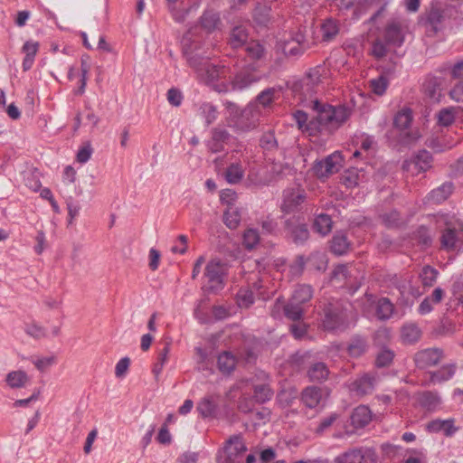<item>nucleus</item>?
Returning <instances> with one entry per match:
<instances>
[{"mask_svg": "<svg viewBox=\"0 0 463 463\" xmlns=\"http://www.w3.org/2000/svg\"><path fill=\"white\" fill-rule=\"evenodd\" d=\"M309 107L316 113L315 119L319 127L328 131L339 128L352 114L346 106H332L317 99L311 100Z\"/></svg>", "mask_w": 463, "mask_h": 463, "instance_id": "f257e3e1", "label": "nucleus"}, {"mask_svg": "<svg viewBox=\"0 0 463 463\" xmlns=\"http://www.w3.org/2000/svg\"><path fill=\"white\" fill-rule=\"evenodd\" d=\"M224 107L229 113L228 124L236 133L249 132L257 127L260 117L257 105L249 104L240 110L235 103L226 101Z\"/></svg>", "mask_w": 463, "mask_h": 463, "instance_id": "f03ea898", "label": "nucleus"}, {"mask_svg": "<svg viewBox=\"0 0 463 463\" xmlns=\"http://www.w3.org/2000/svg\"><path fill=\"white\" fill-rule=\"evenodd\" d=\"M352 312L351 304L341 299H331L323 307V326L333 331L345 326Z\"/></svg>", "mask_w": 463, "mask_h": 463, "instance_id": "7ed1b4c3", "label": "nucleus"}, {"mask_svg": "<svg viewBox=\"0 0 463 463\" xmlns=\"http://www.w3.org/2000/svg\"><path fill=\"white\" fill-rule=\"evenodd\" d=\"M313 296L312 288L308 285H299L284 306L285 316L293 321H299L304 314L303 305L307 303Z\"/></svg>", "mask_w": 463, "mask_h": 463, "instance_id": "20e7f679", "label": "nucleus"}, {"mask_svg": "<svg viewBox=\"0 0 463 463\" xmlns=\"http://www.w3.org/2000/svg\"><path fill=\"white\" fill-rule=\"evenodd\" d=\"M247 446L241 434L231 436L217 456L218 463H244Z\"/></svg>", "mask_w": 463, "mask_h": 463, "instance_id": "39448f33", "label": "nucleus"}, {"mask_svg": "<svg viewBox=\"0 0 463 463\" xmlns=\"http://www.w3.org/2000/svg\"><path fill=\"white\" fill-rule=\"evenodd\" d=\"M261 79L260 75L257 72V71L251 67L248 66L241 69L238 71L231 83V90H242L250 85L260 81ZM230 90V86L226 84L218 85L216 90L219 92L228 91Z\"/></svg>", "mask_w": 463, "mask_h": 463, "instance_id": "423d86ee", "label": "nucleus"}, {"mask_svg": "<svg viewBox=\"0 0 463 463\" xmlns=\"http://www.w3.org/2000/svg\"><path fill=\"white\" fill-rule=\"evenodd\" d=\"M408 32V24L406 20L401 18H393L390 20L383 33L385 43L393 47H400L403 44L405 34Z\"/></svg>", "mask_w": 463, "mask_h": 463, "instance_id": "0eeeda50", "label": "nucleus"}, {"mask_svg": "<svg viewBox=\"0 0 463 463\" xmlns=\"http://www.w3.org/2000/svg\"><path fill=\"white\" fill-rule=\"evenodd\" d=\"M182 43L184 54L186 56L189 66L194 70L196 74L202 73L203 69L209 62L208 58L196 52L199 49V44L192 42L189 33L184 36Z\"/></svg>", "mask_w": 463, "mask_h": 463, "instance_id": "6e6552de", "label": "nucleus"}, {"mask_svg": "<svg viewBox=\"0 0 463 463\" xmlns=\"http://www.w3.org/2000/svg\"><path fill=\"white\" fill-rule=\"evenodd\" d=\"M376 460L377 455L371 448L352 449L335 458V463H376Z\"/></svg>", "mask_w": 463, "mask_h": 463, "instance_id": "1a4fd4ad", "label": "nucleus"}, {"mask_svg": "<svg viewBox=\"0 0 463 463\" xmlns=\"http://www.w3.org/2000/svg\"><path fill=\"white\" fill-rule=\"evenodd\" d=\"M432 155L423 149L420 150L411 158L405 160L402 163V169L411 173L412 175H417L420 173L430 170L432 167Z\"/></svg>", "mask_w": 463, "mask_h": 463, "instance_id": "9d476101", "label": "nucleus"}, {"mask_svg": "<svg viewBox=\"0 0 463 463\" xmlns=\"http://www.w3.org/2000/svg\"><path fill=\"white\" fill-rule=\"evenodd\" d=\"M341 166L342 156L340 153L335 152L323 160L316 161L312 170L317 178L322 179L338 172Z\"/></svg>", "mask_w": 463, "mask_h": 463, "instance_id": "9b49d317", "label": "nucleus"}, {"mask_svg": "<svg viewBox=\"0 0 463 463\" xmlns=\"http://www.w3.org/2000/svg\"><path fill=\"white\" fill-rule=\"evenodd\" d=\"M227 269V265L220 260H212L207 263L204 276L211 289L217 290L222 288Z\"/></svg>", "mask_w": 463, "mask_h": 463, "instance_id": "f8f14e48", "label": "nucleus"}, {"mask_svg": "<svg viewBox=\"0 0 463 463\" xmlns=\"http://www.w3.org/2000/svg\"><path fill=\"white\" fill-rule=\"evenodd\" d=\"M328 396L329 390L327 388L311 385L302 390L300 401L307 408L316 409L322 405Z\"/></svg>", "mask_w": 463, "mask_h": 463, "instance_id": "ddd939ff", "label": "nucleus"}, {"mask_svg": "<svg viewBox=\"0 0 463 463\" xmlns=\"http://www.w3.org/2000/svg\"><path fill=\"white\" fill-rule=\"evenodd\" d=\"M285 231L287 236L296 244H303L309 237L307 224L296 216H292L285 221Z\"/></svg>", "mask_w": 463, "mask_h": 463, "instance_id": "4468645a", "label": "nucleus"}, {"mask_svg": "<svg viewBox=\"0 0 463 463\" xmlns=\"http://www.w3.org/2000/svg\"><path fill=\"white\" fill-rule=\"evenodd\" d=\"M444 358V351L440 348H426L417 352L414 362L418 368L426 369L439 364Z\"/></svg>", "mask_w": 463, "mask_h": 463, "instance_id": "2eb2a0df", "label": "nucleus"}, {"mask_svg": "<svg viewBox=\"0 0 463 463\" xmlns=\"http://www.w3.org/2000/svg\"><path fill=\"white\" fill-rule=\"evenodd\" d=\"M233 137L222 127H215L211 129L210 138L207 140L206 146L212 153H220L224 151Z\"/></svg>", "mask_w": 463, "mask_h": 463, "instance_id": "dca6fc26", "label": "nucleus"}, {"mask_svg": "<svg viewBox=\"0 0 463 463\" xmlns=\"http://www.w3.org/2000/svg\"><path fill=\"white\" fill-rule=\"evenodd\" d=\"M307 194L303 189L290 188L286 189L283 193V203L281 211L289 213L298 210L306 200Z\"/></svg>", "mask_w": 463, "mask_h": 463, "instance_id": "f3484780", "label": "nucleus"}, {"mask_svg": "<svg viewBox=\"0 0 463 463\" xmlns=\"http://www.w3.org/2000/svg\"><path fill=\"white\" fill-rule=\"evenodd\" d=\"M455 185L452 182L448 181L432 189L423 199L425 204H440L448 200L453 194Z\"/></svg>", "mask_w": 463, "mask_h": 463, "instance_id": "a211bd4d", "label": "nucleus"}, {"mask_svg": "<svg viewBox=\"0 0 463 463\" xmlns=\"http://www.w3.org/2000/svg\"><path fill=\"white\" fill-rule=\"evenodd\" d=\"M441 245L449 250H460L463 248V231L448 228L440 238Z\"/></svg>", "mask_w": 463, "mask_h": 463, "instance_id": "6ab92c4d", "label": "nucleus"}, {"mask_svg": "<svg viewBox=\"0 0 463 463\" xmlns=\"http://www.w3.org/2000/svg\"><path fill=\"white\" fill-rule=\"evenodd\" d=\"M377 377L374 373H364L352 383V390L359 395H366L374 390Z\"/></svg>", "mask_w": 463, "mask_h": 463, "instance_id": "aec40b11", "label": "nucleus"}, {"mask_svg": "<svg viewBox=\"0 0 463 463\" xmlns=\"http://www.w3.org/2000/svg\"><path fill=\"white\" fill-rule=\"evenodd\" d=\"M423 91L432 102H439L442 96V80L438 77H428L423 83Z\"/></svg>", "mask_w": 463, "mask_h": 463, "instance_id": "412c9836", "label": "nucleus"}, {"mask_svg": "<svg viewBox=\"0 0 463 463\" xmlns=\"http://www.w3.org/2000/svg\"><path fill=\"white\" fill-rule=\"evenodd\" d=\"M372 418L373 414L369 407L360 405L351 414V424L356 429H361L368 425Z\"/></svg>", "mask_w": 463, "mask_h": 463, "instance_id": "4be33fe9", "label": "nucleus"}, {"mask_svg": "<svg viewBox=\"0 0 463 463\" xmlns=\"http://www.w3.org/2000/svg\"><path fill=\"white\" fill-rule=\"evenodd\" d=\"M329 369L323 362L312 363L307 370V376L310 382L323 383L327 380L329 376Z\"/></svg>", "mask_w": 463, "mask_h": 463, "instance_id": "5701e85b", "label": "nucleus"}, {"mask_svg": "<svg viewBox=\"0 0 463 463\" xmlns=\"http://www.w3.org/2000/svg\"><path fill=\"white\" fill-rule=\"evenodd\" d=\"M456 364H448L440 367L439 370L431 371L430 374V383H442L451 379L456 373Z\"/></svg>", "mask_w": 463, "mask_h": 463, "instance_id": "b1692460", "label": "nucleus"}, {"mask_svg": "<svg viewBox=\"0 0 463 463\" xmlns=\"http://www.w3.org/2000/svg\"><path fill=\"white\" fill-rule=\"evenodd\" d=\"M351 242L347 239L345 233L337 232L330 241V250L337 256L347 253L350 250Z\"/></svg>", "mask_w": 463, "mask_h": 463, "instance_id": "393cba45", "label": "nucleus"}, {"mask_svg": "<svg viewBox=\"0 0 463 463\" xmlns=\"http://www.w3.org/2000/svg\"><path fill=\"white\" fill-rule=\"evenodd\" d=\"M419 404L428 411H435L441 402L438 392L431 391H424L417 394Z\"/></svg>", "mask_w": 463, "mask_h": 463, "instance_id": "a878e982", "label": "nucleus"}, {"mask_svg": "<svg viewBox=\"0 0 463 463\" xmlns=\"http://www.w3.org/2000/svg\"><path fill=\"white\" fill-rule=\"evenodd\" d=\"M425 24L430 27V31L436 33L440 29V24L443 22V11L437 6H431L426 13Z\"/></svg>", "mask_w": 463, "mask_h": 463, "instance_id": "bb28decb", "label": "nucleus"}, {"mask_svg": "<svg viewBox=\"0 0 463 463\" xmlns=\"http://www.w3.org/2000/svg\"><path fill=\"white\" fill-rule=\"evenodd\" d=\"M223 72L224 67L216 66L209 61L203 69L202 73H198L197 76L200 80L206 84H211L218 80Z\"/></svg>", "mask_w": 463, "mask_h": 463, "instance_id": "cd10ccee", "label": "nucleus"}, {"mask_svg": "<svg viewBox=\"0 0 463 463\" xmlns=\"http://www.w3.org/2000/svg\"><path fill=\"white\" fill-rule=\"evenodd\" d=\"M430 432H443L446 436H450L456 431L453 420H433L427 425Z\"/></svg>", "mask_w": 463, "mask_h": 463, "instance_id": "c85d7f7f", "label": "nucleus"}, {"mask_svg": "<svg viewBox=\"0 0 463 463\" xmlns=\"http://www.w3.org/2000/svg\"><path fill=\"white\" fill-rule=\"evenodd\" d=\"M421 334V330L416 324L410 323L402 327L401 338L404 344L411 345L420 339Z\"/></svg>", "mask_w": 463, "mask_h": 463, "instance_id": "c756f323", "label": "nucleus"}, {"mask_svg": "<svg viewBox=\"0 0 463 463\" xmlns=\"http://www.w3.org/2000/svg\"><path fill=\"white\" fill-rule=\"evenodd\" d=\"M5 382L12 389H18L26 386L30 382V377L22 370L12 371L7 373Z\"/></svg>", "mask_w": 463, "mask_h": 463, "instance_id": "7c9ffc66", "label": "nucleus"}, {"mask_svg": "<svg viewBox=\"0 0 463 463\" xmlns=\"http://www.w3.org/2000/svg\"><path fill=\"white\" fill-rule=\"evenodd\" d=\"M395 353L390 347L381 348L377 351L374 359V365L376 368H388L394 360Z\"/></svg>", "mask_w": 463, "mask_h": 463, "instance_id": "2f4dec72", "label": "nucleus"}, {"mask_svg": "<svg viewBox=\"0 0 463 463\" xmlns=\"http://www.w3.org/2000/svg\"><path fill=\"white\" fill-rule=\"evenodd\" d=\"M218 408L217 397L208 396L203 398L197 405V411L203 417H212Z\"/></svg>", "mask_w": 463, "mask_h": 463, "instance_id": "473e14b6", "label": "nucleus"}, {"mask_svg": "<svg viewBox=\"0 0 463 463\" xmlns=\"http://www.w3.org/2000/svg\"><path fill=\"white\" fill-rule=\"evenodd\" d=\"M459 111V108L454 107L441 109L436 115L438 125L441 127H449L455 121Z\"/></svg>", "mask_w": 463, "mask_h": 463, "instance_id": "72a5a7b5", "label": "nucleus"}, {"mask_svg": "<svg viewBox=\"0 0 463 463\" xmlns=\"http://www.w3.org/2000/svg\"><path fill=\"white\" fill-rule=\"evenodd\" d=\"M307 48V43H304L300 40H291L284 44L283 52L288 57H298L302 55Z\"/></svg>", "mask_w": 463, "mask_h": 463, "instance_id": "f704fd0d", "label": "nucleus"}, {"mask_svg": "<svg viewBox=\"0 0 463 463\" xmlns=\"http://www.w3.org/2000/svg\"><path fill=\"white\" fill-rule=\"evenodd\" d=\"M218 369L224 374L231 373L236 365V358L230 352H223L218 356Z\"/></svg>", "mask_w": 463, "mask_h": 463, "instance_id": "c9c22d12", "label": "nucleus"}, {"mask_svg": "<svg viewBox=\"0 0 463 463\" xmlns=\"http://www.w3.org/2000/svg\"><path fill=\"white\" fill-rule=\"evenodd\" d=\"M333 222L330 215L318 214L313 223V229L322 236L327 235L332 230Z\"/></svg>", "mask_w": 463, "mask_h": 463, "instance_id": "e433bc0d", "label": "nucleus"}, {"mask_svg": "<svg viewBox=\"0 0 463 463\" xmlns=\"http://www.w3.org/2000/svg\"><path fill=\"white\" fill-rule=\"evenodd\" d=\"M368 344L365 338L354 336L351 339L347 350L351 356L359 357L366 352Z\"/></svg>", "mask_w": 463, "mask_h": 463, "instance_id": "4c0bfd02", "label": "nucleus"}, {"mask_svg": "<svg viewBox=\"0 0 463 463\" xmlns=\"http://www.w3.org/2000/svg\"><path fill=\"white\" fill-rule=\"evenodd\" d=\"M321 81V73L318 67L310 69L302 80V86L307 88V91H314V88Z\"/></svg>", "mask_w": 463, "mask_h": 463, "instance_id": "58836bf2", "label": "nucleus"}, {"mask_svg": "<svg viewBox=\"0 0 463 463\" xmlns=\"http://www.w3.org/2000/svg\"><path fill=\"white\" fill-rule=\"evenodd\" d=\"M243 175L244 170L242 169L241 165L239 163L232 164L227 167L224 173L225 180L232 184L240 183Z\"/></svg>", "mask_w": 463, "mask_h": 463, "instance_id": "ea45409f", "label": "nucleus"}, {"mask_svg": "<svg viewBox=\"0 0 463 463\" xmlns=\"http://www.w3.org/2000/svg\"><path fill=\"white\" fill-rule=\"evenodd\" d=\"M248 41V32L243 26H236L230 36V43L232 48L243 46Z\"/></svg>", "mask_w": 463, "mask_h": 463, "instance_id": "a19ab883", "label": "nucleus"}, {"mask_svg": "<svg viewBox=\"0 0 463 463\" xmlns=\"http://www.w3.org/2000/svg\"><path fill=\"white\" fill-rule=\"evenodd\" d=\"M200 116L204 118L206 126L213 124L218 117L217 108L212 103H203L199 108Z\"/></svg>", "mask_w": 463, "mask_h": 463, "instance_id": "79ce46f5", "label": "nucleus"}, {"mask_svg": "<svg viewBox=\"0 0 463 463\" xmlns=\"http://www.w3.org/2000/svg\"><path fill=\"white\" fill-rule=\"evenodd\" d=\"M393 313V305L386 298L379 299L376 307V316L381 320L389 319Z\"/></svg>", "mask_w": 463, "mask_h": 463, "instance_id": "37998d69", "label": "nucleus"}, {"mask_svg": "<svg viewBox=\"0 0 463 463\" xmlns=\"http://www.w3.org/2000/svg\"><path fill=\"white\" fill-rule=\"evenodd\" d=\"M273 396V391L268 383L256 384L254 386L253 398L259 403L269 401Z\"/></svg>", "mask_w": 463, "mask_h": 463, "instance_id": "c03bdc74", "label": "nucleus"}, {"mask_svg": "<svg viewBox=\"0 0 463 463\" xmlns=\"http://www.w3.org/2000/svg\"><path fill=\"white\" fill-rule=\"evenodd\" d=\"M220 24V17L213 11H205L201 17V25L207 32H212L217 28Z\"/></svg>", "mask_w": 463, "mask_h": 463, "instance_id": "a18cd8bd", "label": "nucleus"}, {"mask_svg": "<svg viewBox=\"0 0 463 463\" xmlns=\"http://www.w3.org/2000/svg\"><path fill=\"white\" fill-rule=\"evenodd\" d=\"M322 39L324 41H331L334 39L339 32V26L337 23L333 19H326L321 24Z\"/></svg>", "mask_w": 463, "mask_h": 463, "instance_id": "49530a36", "label": "nucleus"}, {"mask_svg": "<svg viewBox=\"0 0 463 463\" xmlns=\"http://www.w3.org/2000/svg\"><path fill=\"white\" fill-rule=\"evenodd\" d=\"M412 121V112L410 109H403L399 111L393 119V124L400 129H406Z\"/></svg>", "mask_w": 463, "mask_h": 463, "instance_id": "de8ad7c7", "label": "nucleus"}, {"mask_svg": "<svg viewBox=\"0 0 463 463\" xmlns=\"http://www.w3.org/2000/svg\"><path fill=\"white\" fill-rule=\"evenodd\" d=\"M372 92L378 96H383L388 87V80L385 76L381 75L376 79H372L368 82Z\"/></svg>", "mask_w": 463, "mask_h": 463, "instance_id": "09e8293b", "label": "nucleus"}, {"mask_svg": "<svg viewBox=\"0 0 463 463\" xmlns=\"http://www.w3.org/2000/svg\"><path fill=\"white\" fill-rule=\"evenodd\" d=\"M279 92L278 89L272 87L262 90L256 98L259 104L263 108H268L271 105Z\"/></svg>", "mask_w": 463, "mask_h": 463, "instance_id": "8fccbe9b", "label": "nucleus"}, {"mask_svg": "<svg viewBox=\"0 0 463 463\" xmlns=\"http://www.w3.org/2000/svg\"><path fill=\"white\" fill-rule=\"evenodd\" d=\"M391 341V332L387 328H379L373 335V345L379 349L389 347Z\"/></svg>", "mask_w": 463, "mask_h": 463, "instance_id": "3c124183", "label": "nucleus"}, {"mask_svg": "<svg viewBox=\"0 0 463 463\" xmlns=\"http://www.w3.org/2000/svg\"><path fill=\"white\" fill-rule=\"evenodd\" d=\"M223 222L230 229H236L241 222V214L236 208L229 207L223 214Z\"/></svg>", "mask_w": 463, "mask_h": 463, "instance_id": "603ef678", "label": "nucleus"}, {"mask_svg": "<svg viewBox=\"0 0 463 463\" xmlns=\"http://www.w3.org/2000/svg\"><path fill=\"white\" fill-rule=\"evenodd\" d=\"M438 271L430 266H424L420 273V279L424 287H431L436 281Z\"/></svg>", "mask_w": 463, "mask_h": 463, "instance_id": "864d4df0", "label": "nucleus"}, {"mask_svg": "<svg viewBox=\"0 0 463 463\" xmlns=\"http://www.w3.org/2000/svg\"><path fill=\"white\" fill-rule=\"evenodd\" d=\"M260 146L265 151H273L278 147V142L273 131H268L262 134L260 139Z\"/></svg>", "mask_w": 463, "mask_h": 463, "instance_id": "5fc2aeb1", "label": "nucleus"}, {"mask_svg": "<svg viewBox=\"0 0 463 463\" xmlns=\"http://www.w3.org/2000/svg\"><path fill=\"white\" fill-rule=\"evenodd\" d=\"M260 242V234L256 229H248L243 233V245L247 250H252Z\"/></svg>", "mask_w": 463, "mask_h": 463, "instance_id": "6e6d98bb", "label": "nucleus"}, {"mask_svg": "<svg viewBox=\"0 0 463 463\" xmlns=\"http://www.w3.org/2000/svg\"><path fill=\"white\" fill-rule=\"evenodd\" d=\"M428 146L433 149L435 152H443L447 149L452 148L456 143L454 142H444L439 137H431L428 140Z\"/></svg>", "mask_w": 463, "mask_h": 463, "instance_id": "4d7b16f0", "label": "nucleus"}, {"mask_svg": "<svg viewBox=\"0 0 463 463\" xmlns=\"http://www.w3.org/2000/svg\"><path fill=\"white\" fill-rule=\"evenodd\" d=\"M270 8L265 5L256 7L254 10V20L262 25L267 24L269 21Z\"/></svg>", "mask_w": 463, "mask_h": 463, "instance_id": "13d9d810", "label": "nucleus"}, {"mask_svg": "<svg viewBox=\"0 0 463 463\" xmlns=\"http://www.w3.org/2000/svg\"><path fill=\"white\" fill-rule=\"evenodd\" d=\"M308 263L317 270H325L326 268V257L320 253H314L307 259Z\"/></svg>", "mask_w": 463, "mask_h": 463, "instance_id": "bf43d9fd", "label": "nucleus"}, {"mask_svg": "<svg viewBox=\"0 0 463 463\" xmlns=\"http://www.w3.org/2000/svg\"><path fill=\"white\" fill-rule=\"evenodd\" d=\"M93 153V149L91 147V145L90 142H87L83 145V146H81L78 153H77V156H76V158H77V161L80 164H85L87 163L91 155Z\"/></svg>", "mask_w": 463, "mask_h": 463, "instance_id": "052dcab7", "label": "nucleus"}, {"mask_svg": "<svg viewBox=\"0 0 463 463\" xmlns=\"http://www.w3.org/2000/svg\"><path fill=\"white\" fill-rule=\"evenodd\" d=\"M457 331V325L452 320H449L448 318L443 319L439 325V326L437 329V333L439 335H452Z\"/></svg>", "mask_w": 463, "mask_h": 463, "instance_id": "680f3d73", "label": "nucleus"}, {"mask_svg": "<svg viewBox=\"0 0 463 463\" xmlns=\"http://www.w3.org/2000/svg\"><path fill=\"white\" fill-rule=\"evenodd\" d=\"M305 259L299 255L296 258L295 261L289 266V272L292 276H300L305 269Z\"/></svg>", "mask_w": 463, "mask_h": 463, "instance_id": "e2e57ef3", "label": "nucleus"}, {"mask_svg": "<svg viewBox=\"0 0 463 463\" xmlns=\"http://www.w3.org/2000/svg\"><path fill=\"white\" fill-rule=\"evenodd\" d=\"M387 52L386 43H383L382 40L377 39L373 42L372 53L375 58L381 59L384 57L387 54Z\"/></svg>", "mask_w": 463, "mask_h": 463, "instance_id": "0e129e2a", "label": "nucleus"}, {"mask_svg": "<svg viewBox=\"0 0 463 463\" xmlns=\"http://www.w3.org/2000/svg\"><path fill=\"white\" fill-rule=\"evenodd\" d=\"M167 100L171 105H173L175 107L180 106L183 101L182 92L179 90L175 89V88L168 90Z\"/></svg>", "mask_w": 463, "mask_h": 463, "instance_id": "69168bd1", "label": "nucleus"}, {"mask_svg": "<svg viewBox=\"0 0 463 463\" xmlns=\"http://www.w3.org/2000/svg\"><path fill=\"white\" fill-rule=\"evenodd\" d=\"M25 332L34 338H42L46 335L45 329L37 324L27 325Z\"/></svg>", "mask_w": 463, "mask_h": 463, "instance_id": "338daca9", "label": "nucleus"}, {"mask_svg": "<svg viewBox=\"0 0 463 463\" xmlns=\"http://www.w3.org/2000/svg\"><path fill=\"white\" fill-rule=\"evenodd\" d=\"M450 98L457 102H463V80L457 83L449 91Z\"/></svg>", "mask_w": 463, "mask_h": 463, "instance_id": "774afa93", "label": "nucleus"}]
</instances>
